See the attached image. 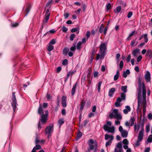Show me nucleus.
<instances>
[{
	"label": "nucleus",
	"instance_id": "f257e3e1",
	"mask_svg": "<svg viewBox=\"0 0 152 152\" xmlns=\"http://www.w3.org/2000/svg\"><path fill=\"white\" fill-rule=\"evenodd\" d=\"M138 106H140V102L139 98L141 96L142 89V94L143 99L145 100L146 99V89L143 82H141V80L139 78L138 79Z\"/></svg>",
	"mask_w": 152,
	"mask_h": 152
},
{
	"label": "nucleus",
	"instance_id": "f03ea898",
	"mask_svg": "<svg viewBox=\"0 0 152 152\" xmlns=\"http://www.w3.org/2000/svg\"><path fill=\"white\" fill-rule=\"evenodd\" d=\"M144 123L143 122L137 123L135 124L134 126V131L138 132L140 129L141 130L139 132L138 135H144Z\"/></svg>",
	"mask_w": 152,
	"mask_h": 152
},
{
	"label": "nucleus",
	"instance_id": "7ed1b4c3",
	"mask_svg": "<svg viewBox=\"0 0 152 152\" xmlns=\"http://www.w3.org/2000/svg\"><path fill=\"white\" fill-rule=\"evenodd\" d=\"M43 111L42 107L41 104H39V107L38 110V113L39 114L42 113L41 119H40L39 121H41L42 123L44 124L46 121L47 119V117L48 115V110H46L45 111V114H44Z\"/></svg>",
	"mask_w": 152,
	"mask_h": 152
},
{
	"label": "nucleus",
	"instance_id": "20e7f679",
	"mask_svg": "<svg viewBox=\"0 0 152 152\" xmlns=\"http://www.w3.org/2000/svg\"><path fill=\"white\" fill-rule=\"evenodd\" d=\"M109 117L110 119L115 118L117 120H120L122 118L121 116L118 113V110L116 109H114L113 112L109 114Z\"/></svg>",
	"mask_w": 152,
	"mask_h": 152
},
{
	"label": "nucleus",
	"instance_id": "39448f33",
	"mask_svg": "<svg viewBox=\"0 0 152 152\" xmlns=\"http://www.w3.org/2000/svg\"><path fill=\"white\" fill-rule=\"evenodd\" d=\"M107 124H105L103 126L104 130L109 133H114L115 131V128L114 127H109L108 126H111L112 123L110 121H107Z\"/></svg>",
	"mask_w": 152,
	"mask_h": 152
},
{
	"label": "nucleus",
	"instance_id": "423d86ee",
	"mask_svg": "<svg viewBox=\"0 0 152 152\" xmlns=\"http://www.w3.org/2000/svg\"><path fill=\"white\" fill-rule=\"evenodd\" d=\"M107 43L105 42L102 43L99 46V53L101 57H104L107 49Z\"/></svg>",
	"mask_w": 152,
	"mask_h": 152
},
{
	"label": "nucleus",
	"instance_id": "0eeeda50",
	"mask_svg": "<svg viewBox=\"0 0 152 152\" xmlns=\"http://www.w3.org/2000/svg\"><path fill=\"white\" fill-rule=\"evenodd\" d=\"M53 130V124H50L49 126H47L46 127L45 129V133L46 134L48 135V139L50 138L51 137L52 133Z\"/></svg>",
	"mask_w": 152,
	"mask_h": 152
},
{
	"label": "nucleus",
	"instance_id": "6e6552de",
	"mask_svg": "<svg viewBox=\"0 0 152 152\" xmlns=\"http://www.w3.org/2000/svg\"><path fill=\"white\" fill-rule=\"evenodd\" d=\"M15 94V93L14 92L12 93V102L11 103L14 112H15L16 110L17 105Z\"/></svg>",
	"mask_w": 152,
	"mask_h": 152
},
{
	"label": "nucleus",
	"instance_id": "1a4fd4ad",
	"mask_svg": "<svg viewBox=\"0 0 152 152\" xmlns=\"http://www.w3.org/2000/svg\"><path fill=\"white\" fill-rule=\"evenodd\" d=\"M114 152H123L121 142L118 143L115 148Z\"/></svg>",
	"mask_w": 152,
	"mask_h": 152
},
{
	"label": "nucleus",
	"instance_id": "9d476101",
	"mask_svg": "<svg viewBox=\"0 0 152 152\" xmlns=\"http://www.w3.org/2000/svg\"><path fill=\"white\" fill-rule=\"evenodd\" d=\"M94 144L96 146H97V143L96 141L94 142V140L92 139H90L89 140L88 145H89V150H93L94 148V145L93 144Z\"/></svg>",
	"mask_w": 152,
	"mask_h": 152
},
{
	"label": "nucleus",
	"instance_id": "9b49d317",
	"mask_svg": "<svg viewBox=\"0 0 152 152\" xmlns=\"http://www.w3.org/2000/svg\"><path fill=\"white\" fill-rule=\"evenodd\" d=\"M145 79L147 82H150L151 77V74L149 72L147 71L146 74L144 75Z\"/></svg>",
	"mask_w": 152,
	"mask_h": 152
},
{
	"label": "nucleus",
	"instance_id": "f8f14e48",
	"mask_svg": "<svg viewBox=\"0 0 152 152\" xmlns=\"http://www.w3.org/2000/svg\"><path fill=\"white\" fill-rule=\"evenodd\" d=\"M143 136L144 135H138L137 140L135 143V145L136 146H138L140 145V142L142 141Z\"/></svg>",
	"mask_w": 152,
	"mask_h": 152
},
{
	"label": "nucleus",
	"instance_id": "ddd939ff",
	"mask_svg": "<svg viewBox=\"0 0 152 152\" xmlns=\"http://www.w3.org/2000/svg\"><path fill=\"white\" fill-rule=\"evenodd\" d=\"M50 14V13L49 12V9H47L45 14V19L46 23H47L49 19Z\"/></svg>",
	"mask_w": 152,
	"mask_h": 152
},
{
	"label": "nucleus",
	"instance_id": "4468645a",
	"mask_svg": "<svg viewBox=\"0 0 152 152\" xmlns=\"http://www.w3.org/2000/svg\"><path fill=\"white\" fill-rule=\"evenodd\" d=\"M66 97L65 96H63L61 99L62 106L64 107H65L66 106Z\"/></svg>",
	"mask_w": 152,
	"mask_h": 152
},
{
	"label": "nucleus",
	"instance_id": "2eb2a0df",
	"mask_svg": "<svg viewBox=\"0 0 152 152\" xmlns=\"http://www.w3.org/2000/svg\"><path fill=\"white\" fill-rule=\"evenodd\" d=\"M131 109L129 106H125V109L123 110L124 113L125 114H127L128 113L131 111Z\"/></svg>",
	"mask_w": 152,
	"mask_h": 152
},
{
	"label": "nucleus",
	"instance_id": "dca6fc26",
	"mask_svg": "<svg viewBox=\"0 0 152 152\" xmlns=\"http://www.w3.org/2000/svg\"><path fill=\"white\" fill-rule=\"evenodd\" d=\"M140 52V50L139 49L137 48L134 50L132 52V54L134 57H137V54Z\"/></svg>",
	"mask_w": 152,
	"mask_h": 152
},
{
	"label": "nucleus",
	"instance_id": "f3484780",
	"mask_svg": "<svg viewBox=\"0 0 152 152\" xmlns=\"http://www.w3.org/2000/svg\"><path fill=\"white\" fill-rule=\"evenodd\" d=\"M128 132L126 130H124L121 132V136L122 137H126L128 135Z\"/></svg>",
	"mask_w": 152,
	"mask_h": 152
},
{
	"label": "nucleus",
	"instance_id": "a211bd4d",
	"mask_svg": "<svg viewBox=\"0 0 152 152\" xmlns=\"http://www.w3.org/2000/svg\"><path fill=\"white\" fill-rule=\"evenodd\" d=\"M143 115H145L146 111V99L145 100L143 99Z\"/></svg>",
	"mask_w": 152,
	"mask_h": 152
},
{
	"label": "nucleus",
	"instance_id": "6ab92c4d",
	"mask_svg": "<svg viewBox=\"0 0 152 152\" xmlns=\"http://www.w3.org/2000/svg\"><path fill=\"white\" fill-rule=\"evenodd\" d=\"M77 85V83L75 84L73 86L71 90V94L72 95H73L75 93L76 89V86Z\"/></svg>",
	"mask_w": 152,
	"mask_h": 152
},
{
	"label": "nucleus",
	"instance_id": "aec40b11",
	"mask_svg": "<svg viewBox=\"0 0 152 152\" xmlns=\"http://www.w3.org/2000/svg\"><path fill=\"white\" fill-rule=\"evenodd\" d=\"M115 91V89L114 88H112L108 92V95L110 97H112L113 96L114 93Z\"/></svg>",
	"mask_w": 152,
	"mask_h": 152
},
{
	"label": "nucleus",
	"instance_id": "412c9836",
	"mask_svg": "<svg viewBox=\"0 0 152 152\" xmlns=\"http://www.w3.org/2000/svg\"><path fill=\"white\" fill-rule=\"evenodd\" d=\"M146 56H148L150 58L152 57V50L151 49H148L147 50L145 55Z\"/></svg>",
	"mask_w": 152,
	"mask_h": 152
},
{
	"label": "nucleus",
	"instance_id": "4be33fe9",
	"mask_svg": "<svg viewBox=\"0 0 152 152\" xmlns=\"http://www.w3.org/2000/svg\"><path fill=\"white\" fill-rule=\"evenodd\" d=\"M69 51V49L66 47L64 48L63 51V54L65 56H66Z\"/></svg>",
	"mask_w": 152,
	"mask_h": 152
},
{
	"label": "nucleus",
	"instance_id": "5701e85b",
	"mask_svg": "<svg viewBox=\"0 0 152 152\" xmlns=\"http://www.w3.org/2000/svg\"><path fill=\"white\" fill-rule=\"evenodd\" d=\"M135 121V118L134 117H132L129 121V122L130 123V126H133L134 124V121Z\"/></svg>",
	"mask_w": 152,
	"mask_h": 152
},
{
	"label": "nucleus",
	"instance_id": "b1692460",
	"mask_svg": "<svg viewBox=\"0 0 152 152\" xmlns=\"http://www.w3.org/2000/svg\"><path fill=\"white\" fill-rule=\"evenodd\" d=\"M110 139V140H113V136L109 135L107 134H105V139L106 140L108 139Z\"/></svg>",
	"mask_w": 152,
	"mask_h": 152
},
{
	"label": "nucleus",
	"instance_id": "393cba45",
	"mask_svg": "<svg viewBox=\"0 0 152 152\" xmlns=\"http://www.w3.org/2000/svg\"><path fill=\"white\" fill-rule=\"evenodd\" d=\"M130 73V72L129 69H127L125 72H124L123 74V76L126 78L127 76V75H129Z\"/></svg>",
	"mask_w": 152,
	"mask_h": 152
},
{
	"label": "nucleus",
	"instance_id": "a878e982",
	"mask_svg": "<svg viewBox=\"0 0 152 152\" xmlns=\"http://www.w3.org/2000/svg\"><path fill=\"white\" fill-rule=\"evenodd\" d=\"M119 72L118 70H117L116 72V75L114 76V80L116 81L118 80L119 78Z\"/></svg>",
	"mask_w": 152,
	"mask_h": 152
},
{
	"label": "nucleus",
	"instance_id": "bb28decb",
	"mask_svg": "<svg viewBox=\"0 0 152 152\" xmlns=\"http://www.w3.org/2000/svg\"><path fill=\"white\" fill-rule=\"evenodd\" d=\"M86 103V102L84 101H82L81 103V106L80 108V111L82 112Z\"/></svg>",
	"mask_w": 152,
	"mask_h": 152
},
{
	"label": "nucleus",
	"instance_id": "cd10ccee",
	"mask_svg": "<svg viewBox=\"0 0 152 152\" xmlns=\"http://www.w3.org/2000/svg\"><path fill=\"white\" fill-rule=\"evenodd\" d=\"M82 132L80 131L78 132L77 133V137L76 138V140H77L79 139L82 137Z\"/></svg>",
	"mask_w": 152,
	"mask_h": 152
},
{
	"label": "nucleus",
	"instance_id": "c85d7f7f",
	"mask_svg": "<svg viewBox=\"0 0 152 152\" xmlns=\"http://www.w3.org/2000/svg\"><path fill=\"white\" fill-rule=\"evenodd\" d=\"M121 10V7L120 6H118L115 10H114V12L115 13H119Z\"/></svg>",
	"mask_w": 152,
	"mask_h": 152
},
{
	"label": "nucleus",
	"instance_id": "c756f323",
	"mask_svg": "<svg viewBox=\"0 0 152 152\" xmlns=\"http://www.w3.org/2000/svg\"><path fill=\"white\" fill-rule=\"evenodd\" d=\"M76 72V70L72 71H69L67 73V78H68V77L70 75H72L74 74Z\"/></svg>",
	"mask_w": 152,
	"mask_h": 152
},
{
	"label": "nucleus",
	"instance_id": "7c9ffc66",
	"mask_svg": "<svg viewBox=\"0 0 152 152\" xmlns=\"http://www.w3.org/2000/svg\"><path fill=\"white\" fill-rule=\"evenodd\" d=\"M54 49V47L51 45H49L47 48V50L50 52Z\"/></svg>",
	"mask_w": 152,
	"mask_h": 152
},
{
	"label": "nucleus",
	"instance_id": "2f4dec72",
	"mask_svg": "<svg viewBox=\"0 0 152 152\" xmlns=\"http://www.w3.org/2000/svg\"><path fill=\"white\" fill-rule=\"evenodd\" d=\"M127 86H122L121 87V90L122 91L124 92V93H126L127 91Z\"/></svg>",
	"mask_w": 152,
	"mask_h": 152
},
{
	"label": "nucleus",
	"instance_id": "473e14b6",
	"mask_svg": "<svg viewBox=\"0 0 152 152\" xmlns=\"http://www.w3.org/2000/svg\"><path fill=\"white\" fill-rule=\"evenodd\" d=\"M121 98L123 100H125L126 99V94L125 93H121Z\"/></svg>",
	"mask_w": 152,
	"mask_h": 152
},
{
	"label": "nucleus",
	"instance_id": "72a5a7b5",
	"mask_svg": "<svg viewBox=\"0 0 152 152\" xmlns=\"http://www.w3.org/2000/svg\"><path fill=\"white\" fill-rule=\"evenodd\" d=\"M148 142L151 143L152 142V134L149 135L147 139Z\"/></svg>",
	"mask_w": 152,
	"mask_h": 152
},
{
	"label": "nucleus",
	"instance_id": "f704fd0d",
	"mask_svg": "<svg viewBox=\"0 0 152 152\" xmlns=\"http://www.w3.org/2000/svg\"><path fill=\"white\" fill-rule=\"evenodd\" d=\"M31 8V5H29L26 8V15L25 16H26L28 13L29 12V10Z\"/></svg>",
	"mask_w": 152,
	"mask_h": 152
},
{
	"label": "nucleus",
	"instance_id": "c9c22d12",
	"mask_svg": "<svg viewBox=\"0 0 152 152\" xmlns=\"http://www.w3.org/2000/svg\"><path fill=\"white\" fill-rule=\"evenodd\" d=\"M143 38L145 39V42L147 43L148 41V39L147 37V34H143Z\"/></svg>",
	"mask_w": 152,
	"mask_h": 152
},
{
	"label": "nucleus",
	"instance_id": "e433bc0d",
	"mask_svg": "<svg viewBox=\"0 0 152 152\" xmlns=\"http://www.w3.org/2000/svg\"><path fill=\"white\" fill-rule=\"evenodd\" d=\"M123 144L124 145H128L129 142L126 139H124L122 142Z\"/></svg>",
	"mask_w": 152,
	"mask_h": 152
},
{
	"label": "nucleus",
	"instance_id": "4c0bfd02",
	"mask_svg": "<svg viewBox=\"0 0 152 152\" xmlns=\"http://www.w3.org/2000/svg\"><path fill=\"white\" fill-rule=\"evenodd\" d=\"M106 9L107 10H109L111 9V5L110 3H108L106 5Z\"/></svg>",
	"mask_w": 152,
	"mask_h": 152
},
{
	"label": "nucleus",
	"instance_id": "58836bf2",
	"mask_svg": "<svg viewBox=\"0 0 152 152\" xmlns=\"http://www.w3.org/2000/svg\"><path fill=\"white\" fill-rule=\"evenodd\" d=\"M104 28V26H103V24H102L99 28V32L100 33H103V29Z\"/></svg>",
	"mask_w": 152,
	"mask_h": 152
},
{
	"label": "nucleus",
	"instance_id": "ea45409f",
	"mask_svg": "<svg viewBox=\"0 0 152 152\" xmlns=\"http://www.w3.org/2000/svg\"><path fill=\"white\" fill-rule=\"evenodd\" d=\"M63 31L64 32H66L68 31V28L64 26H63L61 28Z\"/></svg>",
	"mask_w": 152,
	"mask_h": 152
},
{
	"label": "nucleus",
	"instance_id": "a19ab883",
	"mask_svg": "<svg viewBox=\"0 0 152 152\" xmlns=\"http://www.w3.org/2000/svg\"><path fill=\"white\" fill-rule=\"evenodd\" d=\"M75 37V35L74 34H71L70 36V40L71 41H73Z\"/></svg>",
	"mask_w": 152,
	"mask_h": 152
},
{
	"label": "nucleus",
	"instance_id": "79ce46f5",
	"mask_svg": "<svg viewBox=\"0 0 152 152\" xmlns=\"http://www.w3.org/2000/svg\"><path fill=\"white\" fill-rule=\"evenodd\" d=\"M82 42H79L77 45V49H80L81 48V45L82 44Z\"/></svg>",
	"mask_w": 152,
	"mask_h": 152
},
{
	"label": "nucleus",
	"instance_id": "37998d69",
	"mask_svg": "<svg viewBox=\"0 0 152 152\" xmlns=\"http://www.w3.org/2000/svg\"><path fill=\"white\" fill-rule=\"evenodd\" d=\"M53 0H50L49 1L47 4L46 5V7H48L50 5L52 4L53 3Z\"/></svg>",
	"mask_w": 152,
	"mask_h": 152
},
{
	"label": "nucleus",
	"instance_id": "c03bdc74",
	"mask_svg": "<svg viewBox=\"0 0 152 152\" xmlns=\"http://www.w3.org/2000/svg\"><path fill=\"white\" fill-rule=\"evenodd\" d=\"M102 82L100 81L98 83V91L99 92L100 90V87L101 85L102 84Z\"/></svg>",
	"mask_w": 152,
	"mask_h": 152
},
{
	"label": "nucleus",
	"instance_id": "a18cd8bd",
	"mask_svg": "<svg viewBox=\"0 0 152 152\" xmlns=\"http://www.w3.org/2000/svg\"><path fill=\"white\" fill-rule=\"evenodd\" d=\"M90 36V32L89 31H87L86 32V38L87 39H88Z\"/></svg>",
	"mask_w": 152,
	"mask_h": 152
},
{
	"label": "nucleus",
	"instance_id": "49530a36",
	"mask_svg": "<svg viewBox=\"0 0 152 152\" xmlns=\"http://www.w3.org/2000/svg\"><path fill=\"white\" fill-rule=\"evenodd\" d=\"M56 42L55 40L54 39H51L50 42L49 44L50 45H54L55 44Z\"/></svg>",
	"mask_w": 152,
	"mask_h": 152
},
{
	"label": "nucleus",
	"instance_id": "de8ad7c7",
	"mask_svg": "<svg viewBox=\"0 0 152 152\" xmlns=\"http://www.w3.org/2000/svg\"><path fill=\"white\" fill-rule=\"evenodd\" d=\"M64 123V121L63 119H61L59 120L58 123L59 125L61 126Z\"/></svg>",
	"mask_w": 152,
	"mask_h": 152
},
{
	"label": "nucleus",
	"instance_id": "09e8293b",
	"mask_svg": "<svg viewBox=\"0 0 152 152\" xmlns=\"http://www.w3.org/2000/svg\"><path fill=\"white\" fill-rule=\"evenodd\" d=\"M68 64V60L66 59H64L62 62V64L64 65H66Z\"/></svg>",
	"mask_w": 152,
	"mask_h": 152
},
{
	"label": "nucleus",
	"instance_id": "8fccbe9b",
	"mask_svg": "<svg viewBox=\"0 0 152 152\" xmlns=\"http://www.w3.org/2000/svg\"><path fill=\"white\" fill-rule=\"evenodd\" d=\"M112 140H110L106 142L105 145L106 147L109 145H110L112 143Z\"/></svg>",
	"mask_w": 152,
	"mask_h": 152
},
{
	"label": "nucleus",
	"instance_id": "3c124183",
	"mask_svg": "<svg viewBox=\"0 0 152 152\" xmlns=\"http://www.w3.org/2000/svg\"><path fill=\"white\" fill-rule=\"evenodd\" d=\"M124 63L122 61H120L119 64L120 68L121 69L123 66Z\"/></svg>",
	"mask_w": 152,
	"mask_h": 152
},
{
	"label": "nucleus",
	"instance_id": "603ef678",
	"mask_svg": "<svg viewBox=\"0 0 152 152\" xmlns=\"http://www.w3.org/2000/svg\"><path fill=\"white\" fill-rule=\"evenodd\" d=\"M35 147V150H38L41 148V146L39 145H36Z\"/></svg>",
	"mask_w": 152,
	"mask_h": 152
},
{
	"label": "nucleus",
	"instance_id": "864d4df0",
	"mask_svg": "<svg viewBox=\"0 0 152 152\" xmlns=\"http://www.w3.org/2000/svg\"><path fill=\"white\" fill-rule=\"evenodd\" d=\"M142 58V56L141 55H140L138 56L137 59V62H140Z\"/></svg>",
	"mask_w": 152,
	"mask_h": 152
},
{
	"label": "nucleus",
	"instance_id": "5fc2aeb1",
	"mask_svg": "<svg viewBox=\"0 0 152 152\" xmlns=\"http://www.w3.org/2000/svg\"><path fill=\"white\" fill-rule=\"evenodd\" d=\"M78 29L77 28H72L71 30V32L72 33H73L77 31Z\"/></svg>",
	"mask_w": 152,
	"mask_h": 152
},
{
	"label": "nucleus",
	"instance_id": "6e6d98bb",
	"mask_svg": "<svg viewBox=\"0 0 152 152\" xmlns=\"http://www.w3.org/2000/svg\"><path fill=\"white\" fill-rule=\"evenodd\" d=\"M132 12H129L127 15V17L128 18H130L132 15Z\"/></svg>",
	"mask_w": 152,
	"mask_h": 152
},
{
	"label": "nucleus",
	"instance_id": "4d7b16f0",
	"mask_svg": "<svg viewBox=\"0 0 152 152\" xmlns=\"http://www.w3.org/2000/svg\"><path fill=\"white\" fill-rule=\"evenodd\" d=\"M148 118L150 120L152 119V114L151 113H149L148 115Z\"/></svg>",
	"mask_w": 152,
	"mask_h": 152
},
{
	"label": "nucleus",
	"instance_id": "13d9d810",
	"mask_svg": "<svg viewBox=\"0 0 152 152\" xmlns=\"http://www.w3.org/2000/svg\"><path fill=\"white\" fill-rule=\"evenodd\" d=\"M115 105L116 107H118L120 106V102L116 101L115 103Z\"/></svg>",
	"mask_w": 152,
	"mask_h": 152
},
{
	"label": "nucleus",
	"instance_id": "bf43d9fd",
	"mask_svg": "<svg viewBox=\"0 0 152 152\" xmlns=\"http://www.w3.org/2000/svg\"><path fill=\"white\" fill-rule=\"evenodd\" d=\"M76 49V47L75 46H72L71 47L70 50L72 52H74Z\"/></svg>",
	"mask_w": 152,
	"mask_h": 152
},
{
	"label": "nucleus",
	"instance_id": "052dcab7",
	"mask_svg": "<svg viewBox=\"0 0 152 152\" xmlns=\"http://www.w3.org/2000/svg\"><path fill=\"white\" fill-rule=\"evenodd\" d=\"M46 97L48 101H50L51 99V96L50 95L48 94H47Z\"/></svg>",
	"mask_w": 152,
	"mask_h": 152
},
{
	"label": "nucleus",
	"instance_id": "680f3d73",
	"mask_svg": "<svg viewBox=\"0 0 152 152\" xmlns=\"http://www.w3.org/2000/svg\"><path fill=\"white\" fill-rule=\"evenodd\" d=\"M135 32V31H132L131 32V33H130L129 34V37H129H131L134 34Z\"/></svg>",
	"mask_w": 152,
	"mask_h": 152
},
{
	"label": "nucleus",
	"instance_id": "e2e57ef3",
	"mask_svg": "<svg viewBox=\"0 0 152 152\" xmlns=\"http://www.w3.org/2000/svg\"><path fill=\"white\" fill-rule=\"evenodd\" d=\"M131 58V55L130 54H129V55H128V57L126 58V61L127 62H130Z\"/></svg>",
	"mask_w": 152,
	"mask_h": 152
},
{
	"label": "nucleus",
	"instance_id": "0e129e2a",
	"mask_svg": "<svg viewBox=\"0 0 152 152\" xmlns=\"http://www.w3.org/2000/svg\"><path fill=\"white\" fill-rule=\"evenodd\" d=\"M64 18L65 19L68 18L69 16V13H64Z\"/></svg>",
	"mask_w": 152,
	"mask_h": 152
},
{
	"label": "nucleus",
	"instance_id": "69168bd1",
	"mask_svg": "<svg viewBox=\"0 0 152 152\" xmlns=\"http://www.w3.org/2000/svg\"><path fill=\"white\" fill-rule=\"evenodd\" d=\"M11 25L12 27H15L18 25V23H13L11 24Z\"/></svg>",
	"mask_w": 152,
	"mask_h": 152
},
{
	"label": "nucleus",
	"instance_id": "338daca9",
	"mask_svg": "<svg viewBox=\"0 0 152 152\" xmlns=\"http://www.w3.org/2000/svg\"><path fill=\"white\" fill-rule=\"evenodd\" d=\"M107 29H108V27L107 26L106 27L104 28V31H103L104 34V35H105L106 34Z\"/></svg>",
	"mask_w": 152,
	"mask_h": 152
},
{
	"label": "nucleus",
	"instance_id": "774afa93",
	"mask_svg": "<svg viewBox=\"0 0 152 152\" xmlns=\"http://www.w3.org/2000/svg\"><path fill=\"white\" fill-rule=\"evenodd\" d=\"M150 151V148L148 147L145 148L144 152H149Z\"/></svg>",
	"mask_w": 152,
	"mask_h": 152
}]
</instances>
